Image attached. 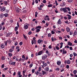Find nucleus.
<instances>
[{"label":"nucleus","instance_id":"nucleus-15","mask_svg":"<svg viewBox=\"0 0 77 77\" xmlns=\"http://www.w3.org/2000/svg\"><path fill=\"white\" fill-rule=\"evenodd\" d=\"M0 46H1V48H5V44H1V45Z\"/></svg>","mask_w":77,"mask_h":77},{"label":"nucleus","instance_id":"nucleus-59","mask_svg":"<svg viewBox=\"0 0 77 77\" xmlns=\"http://www.w3.org/2000/svg\"><path fill=\"white\" fill-rule=\"evenodd\" d=\"M15 63H16L15 62H12V65H15Z\"/></svg>","mask_w":77,"mask_h":77},{"label":"nucleus","instance_id":"nucleus-37","mask_svg":"<svg viewBox=\"0 0 77 77\" xmlns=\"http://www.w3.org/2000/svg\"><path fill=\"white\" fill-rule=\"evenodd\" d=\"M67 1L69 3H72V0H67Z\"/></svg>","mask_w":77,"mask_h":77},{"label":"nucleus","instance_id":"nucleus-57","mask_svg":"<svg viewBox=\"0 0 77 77\" xmlns=\"http://www.w3.org/2000/svg\"><path fill=\"white\" fill-rule=\"evenodd\" d=\"M66 68L67 69H69V65H67L66 66Z\"/></svg>","mask_w":77,"mask_h":77},{"label":"nucleus","instance_id":"nucleus-29","mask_svg":"<svg viewBox=\"0 0 77 77\" xmlns=\"http://www.w3.org/2000/svg\"><path fill=\"white\" fill-rule=\"evenodd\" d=\"M8 55L9 56V57H11L12 56V54L11 53H8Z\"/></svg>","mask_w":77,"mask_h":77},{"label":"nucleus","instance_id":"nucleus-40","mask_svg":"<svg viewBox=\"0 0 77 77\" xmlns=\"http://www.w3.org/2000/svg\"><path fill=\"white\" fill-rule=\"evenodd\" d=\"M33 66V64L31 63L29 65V66L30 68H32V66Z\"/></svg>","mask_w":77,"mask_h":77},{"label":"nucleus","instance_id":"nucleus-60","mask_svg":"<svg viewBox=\"0 0 77 77\" xmlns=\"http://www.w3.org/2000/svg\"><path fill=\"white\" fill-rule=\"evenodd\" d=\"M74 33L75 35H77V31L76 30L75 31Z\"/></svg>","mask_w":77,"mask_h":77},{"label":"nucleus","instance_id":"nucleus-48","mask_svg":"<svg viewBox=\"0 0 77 77\" xmlns=\"http://www.w3.org/2000/svg\"><path fill=\"white\" fill-rule=\"evenodd\" d=\"M4 4L5 5H8V2L7 1H4Z\"/></svg>","mask_w":77,"mask_h":77},{"label":"nucleus","instance_id":"nucleus-4","mask_svg":"<svg viewBox=\"0 0 77 77\" xmlns=\"http://www.w3.org/2000/svg\"><path fill=\"white\" fill-rule=\"evenodd\" d=\"M62 9V10L64 12V13H66V12H67V13H68V10H67V9L66 8V7H65V8H63Z\"/></svg>","mask_w":77,"mask_h":77},{"label":"nucleus","instance_id":"nucleus-7","mask_svg":"<svg viewBox=\"0 0 77 77\" xmlns=\"http://www.w3.org/2000/svg\"><path fill=\"white\" fill-rule=\"evenodd\" d=\"M38 56H40V55H41L43 53H44V52H43V50H42L40 51L38 53Z\"/></svg>","mask_w":77,"mask_h":77},{"label":"nucleus","instance_id":"nucleus-19","mask_svg":"<svg viewBox=\"0 0 77 77\" xmlns=\"http://www.w3.org/2000/svg\"><path fill=\"white\" fill-rule=\"evenodd\" d=\"M4 15L5 17H8L9 14L8 13H5L4 14Z\"/></svg>","mask_w":77,"mask_h":77},{"label":"nucleus","instance_id":"nucleus-41","mask_svg":"<svg viewBox=\"0 0 77 77\" xmlns=\"http://www.w3.org/2000/svg\"><path fill=\"white\" fill-rule=\"evenodd\" d=\"M23 37H24V39H27V37H26V35H25L23 34Z\"/></svg>","mask_w":77,"mask_h":77},{"label":"nucleus","instance_id":"nucleus-9","mask_svg":"<svg viewBox=\"0 0 77 77\" xmlns=\"http://www.w3.org/2000/svg\"><path fill=\"white\" fill-rule=\"evenodd\" d=\"M66 30L67 32H70V28L68 27H66Z\"/></svg>","mask_w":77,"mask_h":77},{"label":"nucleus","instance_id":"nucleus-12","mask_svg":"<svg viewBox=\"0 0 77 77\" xmlns=\"http://www.w3.org/2000/svg\"><path fill=\"white\" fill-rule=\"evenodd\" d=\"M16 49L17 50V51H18V52H19V51H20V47L19 46H16Z\"/></svg>","mask_w":77,"mask_h":77},{"label":"nucleus","instance_id":"nucleus-39","mask_svg":"<svg viewBox=\"0 0 77 77\" xmlns=\"http://www.w3.org/2000/svg\"><path fill=\"white\" fill-rule=\"evenodd\" d=\"M66 8L67 9L68 11H71V9H70V8H69L66 7Z\"/></svg>","mask_w":77,"mask_h":77},{"label":"nucleus","instance_id":"nucleus-52","mask_svg":"<svg viewBox=\"0 0 77 77\" xmlns=\"http://www.w3.org/2000/svg\"><path fill=\"white\" fill-rule=\"evenodd\" d=\"M2 28H3V26H2V25H0V30L2 29Z\"/></svg>","mask_w":77,"mask_h":77},{"label":"nucleus","instance_id":"nucleus-63","mask_svg":"<svg viewBox=\"0 0 77 77\" xmlns=\"http://www.w3.org/2000/svg\"><path fill=\"white\" fill-rule=\"evenodd\" d=\"M9 64H10V65H12V62L9 61Z\"/></svg>","mask_w":77,"mask_h":77},{"label":"nucleus","instance_id":"nucleus-22","mask_svg":"<svg viewBox=\"0 0 77 77\" xmlns=\"http://www.w3.org/2000/svg\"><path fill=\"white\" fill-rule=\"evenodd\" d=\"M45 71H46V72H48V71L49 70V68L48 67H47L45 68Z\"/></svg>","mask_w":77,"mask_h":77},{"label":"nucleus","instance_id":"nucleus-20","mask_svg":"<svg viewBox=\"0 0 77 77\" xmlns=\"http://www.w3.org/2000/svg\"><path fill=\"white\" fill-rule=\"evenodd\" d=\"M35 73H36V75H38V74L40 73V71L38 70L36 72H35Z\"/></svg>","mask_w":77,"mask_h":77},{"label":"nucleus","instance_id":"nucleus-56","mask_svg":"<svg viewBox=\"0 0 77 77\" xmlns=\"http://www.w3.org/2000/svg\"><path fill=\"white\" fill-rule=\"evenodd\" d=\"M74 74H75L77 73V70H75L73 71Z\"/></svg>","mask_w":77,"mask_h":77},{"label":"nucleus","instance_id":"nucleus-25","mask_svg":"<svg viewBox=\"0 0 77 77\" xmlns=\"http://www.w3.org/2000/svg\"><path fill=\"white\" fill-rule=\"evenodd\" d=\"M67 62V63L68 64H70L71 63V61H70V60H68Z\"/></svg>","mask_w":77,"mask_h":77},{"label":"nucleus","instance_id":"nucleus-31","mask_svg":"<svg viewBox=\"0 0 77 77\" xmlns=\"http://www.w3.org/2000/svg\"><path fill=\"white\" fill-rule=\"evenodd\" d=\"M18 75H21V72L20 71H19L17 72Z\"/></svg>","mask_w":77,"mask_h":77},{"label":"nucleus","instance_id":"nucleus-50","mask_svg":"<svg viewBox=\"0 0 77 77\" xmlns=\"http://www.w3.org/2000/svg\"><path fill=\"white\" fill-rule=\"evenodd\" d=\"M2 60H5V57L4 56H3L2 57Z\"/></svg>","mask_w":77,"mask_h":77},{"label":"nucleus","instance_id":"nucleus-32","mask_svg":"<svg viewBox=\"0 0 77 77\" xmlns=\"http://www.w3.org/2000/svg\"><path fill=\"white\" fill-rule=\"evenodd\" d=\"M52 6H53V5L52 4H49L48 5V8H51V7H52Z\"/></svg>","mask_w":77,"mask_h":77},{"label":"nucleus","instance_id":"nucleus-46","mask_svg":"<svg viewBox=\"0 0 77 77\" xmlns=\"http://www.w3.org/2000/svg\"><path fill=\"white\" fill-rule=\"evenodd\" d=\"M42 68H41V67H39L38 68V70L39 71H41V70H42Z\"/></svg>","mask_w":77,"mask_h":77},{"label":"nucleus","instance_id":"nucleus-28","mask_svg":"<svg viewBox=\"0 0 77 77\" xmlns=\"http://www.w3.org/2000/svg\"><path fill=\"white\" fill-rule=\"evenodd\" d=\"M67 51L66 50H65L63 51V54H66V53H67Z\"/></svg>","mask_w":77,"mask_h":77},{"label":"nucleus","instance_id":"nucleus-6","mask_svg":"<svg viewBox=\"0 0 77 77\" xmlns=\"http://www.w3.org/2000/svg\"><path fill=\"white\" fill-rule=\"evenodd\" d=\"M21 10L19 8H18L16 9V12H17V13H19L20 12H21Z\"/></svg>","mask_w":77,"mask_h":77},{"label":"nucleus","instance_id":"nucleus-44","mask_svg":"<svg viewBox=\"0 0 77 77\" xmlns=\"http://www.w3.org/2000/svg\"><path fill=\"white\" fill-rule=\"evenodd\" d=\"M43 66H47V63H45L43 64Z\"/></svg>","mask_w":77,"mask_h":77},{"label":"nucleus","instance_id":"nucleus-1","mask_svg":"<svg viewBox=\"0 0 77 77\" xmlns=\"http://www.w3.org/2000/svg\"><path fill=\"white\" fill-rule=\"evenodd\" d=\"M44 20H47L48 21H50V18L49 17V16L48 15H46L45 16L44 18Z\"/></svg>","mask_w":77,"mask_h":77},{"label":"nucleus","instance_id":"nucleus-27","mask_svg":"<svg viewBox=\"0 0 77 77\" xmlns=\"http://www.w3.org/2000/svg\"><path fill=\"white\" fill-rule=\"evenodd\" d=\"M68 45H70V46H71V45H72V43L70 42H68Z\"/></svg>","mask_w":77,"mask_h":77},{"label":"nucleus","instance_id":"nucleus-24","mask_svg":"<svg viewBox=\"0 0 77 77\" xmlns=\"http://www.w3.org/2000/svg\"><path fill=\"white\" fill-rule=\"evenodd\" d=\"M60 67L61 68H62V69H63V68H64V64H63L61 65L60 66Z\"/></svg>","mask_w":77,"mask_h":77},{"label":"nucleus","instance_id":"nucleus-36","mask_svg":"<svg viewBox=\"0 0 77 77\" xmlns=\"http://www.w3.org/2000/svg\"><path fill=\"white\" fill-rule=\"evenodd\" d=\"M7 43H8V44H11V42L9 40H7Z\"/></svg>","mask_w":77,"mask_h":77},{"label":"nucleus","instance_id":"nucleus-16","mask_svg":"<svg viewBox=\"0 0 77 77\" xmlns=\"http://www.w3.org/2000/svg\"><path fill=\"white\" fill-rule=\"evenodd\" d=\"M43 42V40L41 39H39L38 40L37 42L39 44L40 43H41V42Z\"/></svg>","mask_w":77,"mask_h":77},{"label":"nucleus","instance_id":"nucleus-11","mask_svg":"<svg viewBox=\"0 0 77 77\" xmlns=\"http://www.w3.org/2000/svg\"><path fill=\"white\" fill-rule=\"evenodd\" d=\"M57 23L58 24H62V22H61V19H60L58 20Z\"/></svg>","mask_w":77,"mask_h":77},{"label":"nucleus","instance_id":"nucleus-14","mask_svg":"<svg viewBox=\"0 0 77 77\" xmlns=\"http://www.w3.org/2000/svg\"><path fill=\"white\" fill-rule=\"evenodd\" d=\"M42 74L44 75H45V74H48V73L46 72H45V71H42Z\"/></svg>","mask_w":77,"mask_h":77},{"label":"nucleus","instance_id":"nucleus-62","mask_svg":"<svg viewBox=\"0 0 77 77\" xmlns=\"http://www.w3.org/2000/svg\"><path fill=\"white\" fill-rule=\"evenodd\" d=\"M26 72V70L25 69L23 70V73H24V74H25Z\"/></svg>","mask_w":77,"mask_h":77},{"label":"nucleus","instance_id":"nucleus-13","mask_svg":"<svg viewBox=\"0 0 77 77\" xmlns=\"http://www.w3.org/2000/svg\"><path fill=\"white\" fill-rule=\"evenodd\" d=\"M11 34H12V33H8L6 35V36H7V37H9V36H10L11 35Z\"/></svg>","mask_w":77,"mask_h":77},{"label":"nucleus","instance_id":"nucleus-26","mask_svg":"<svg viewBox=\"0 0 77 77\" xmlns=\"http://www.w3.org/2000/svg\"><path fill=\"white\" fill-rule=\"evenodd\" d=\"M66 5V3H65V2H63V4H62V6L63 7V6H65V5Z\"/></svg>","mask_w":77,"mask_h":77},{"label":"nucleus","instance_id":"nucleus-3","mask_svg":"<svg viewBox=\"0 0 77 77\" xmlns=\"http://www.w3.org/2000/svg\"><path fill=\"white\" fill-rule=\"evenodd\" d=\"M27 25H24L23 26V28L25 29V30H26V29H27L29 28V24H27Z\"/></svg>","mask_w":77,"mask_h":77},{"label":"nucleus","instance_id":"nucleus-61","mask_svg":"<svg viewBox=\"0 0 77 77\" xmlns=\"http://www.w3.org/2000/svg\"><path fill=\"white\" fill-rule=\"evenodd\" d=\"M51 33H52V35L53 34H54V33H55V32H54L53 30L51 31Z\"/></svg>","mask_w":77,"mask_h":77},{"label":"nucleus","instance_id":"nucleus-17","mask_svg":"<svg viewBox=\"0 0 77 77\" xmlns=\"http://www.w3.org/2000/svg\"><path fill=\"white\" fill-rule=\"evenodd\" d=\"M51 40L52 42H53L54 41H56V38H53V37H52L51 38Z\"/></svg>","mask_w":77,"mask_h":77},{"label":"nucleus","instance_id":"nucleus-18","mask_svg":"<svg viewBox=\"0 0 77 77\" xmlns=\"http://www.w3.org/2000/svg\"><path fill=\"white\" fill-rule=\"evenodd\" d=\"M3 17H4V14L2 13L0 15V18L1 19H2V18H3Z\"/></svg>","mask_w":77,"mask_h":77},{"label":"nucleus","instance_id":"nucleus-35","mask_svg":"<svg viewBox=\"0 0 77 77\" xmlns=\"http://www.w3.org/2000/svg\"><path fill=\"white\" fill-rule=\"evenodd\" d=\"M48 36L50 38L51 37V34L49 33L48 34Z\"/></svg>","mask_w":77,"mask_h":77},{"label":"nucleus","instance_id":"nucleus-30","mask_svg":"<svg viewBox=\"0 0 77 77\" xmlns=\"http://www.w3.org/2000/svg\"><path fill=\"white\" fill-rule=\"evenodd\" d=\"M8 68L7 67L6 68L3 69V71H7V70H8Z\"/></svg>","mask_w":77,"mask_h":77},{"label":"nucleus","instance_id":"nucleus-23","mask_svg":"<svg viewBox=\"0 0 77 77\" xmlns=\"http://www.w3.org/2000/svg\"><path fill=\"white\" fill-rule=\"evenodd\" d=\"M35 14V17H38V13L37 11H36Z\"/></svg>","mask_w":77,"mask_h":77},{"label":"nucleus","instance_id":"nucleus-51","mask_svg":"<svg viewBox=\"0 0 77 77\" xmlns=\"http://www.w3.org/2000/svg\"><path fill=\"white\" fill-rule=\"evenodd\" d=\"M6 29V27L5 26H3L2 27V30H4Z\"/></svg>","mask_w":77,"mask_h":77},{"label":"nucleus","instance_id":"nucleus-10","mask_svg":"<svg viewBox=\"0 0 77 77\" xmlns=\"http://www.w3.org/2000/svg\"><path fill=\"white\" fill-rule=\"evenodd\" d=\"M67 16L68 17V20H71V15L67 14Z\"/></svg>","mask_w":77,"mask_h":77},{"label":"nucleus","instance_id":"nucleus-34","mask_svg":"<svg viewBox=\"0 0 77 77\" xmlns=\"http://www.w3.org/2000/svg\"><path fill=\"white\" fill-rule=\"evenodd\" d=\"M40 29H37L36 30V33H38V32H40Z\"/></svg>","mask_w":77,"mask_h":77},{"label":"nucleus","instance_id":"nucleus-38","mask_svg":"<svg viewBox=\"0 0 77 77\" xmlns=\"http://www.w3.org/2000/svg\"><path fill=\"white\" fill-rule=\"evenodd\" d=\"M23 42H20L19 43V45L20 46L22 45H23Z\"/></svg>","mask_w":77,"mask_h":77},{"label":"nucleus","instance_id":"nucleus-5","mask_svg":"<svg viewBox=\"0 0 77 77\" xmlns=\"http://www.w3.org/2000/svg\"><path fill=\"white\" fill-rule=\"evenodd\" d=\"M47 57V54H45L42 57V59L43 60H45Z\"/></svg>","mask_w":77,"mask_h":77},{"label":"nucleus","instance_id":"nucleus-8","mask_svg":"<svg viewBox=\"0 0 77 77\" xmlns=\"http://www.w3.org/2000/svg\"><path fill=\"white\" fill-rule=\"evenodd\" d=\"M57 64L58 66L60 65V64H61V61H60V60L57 61Z\"/></svg>","mask_w":77,"mask_h":77},{"label":"nucleus","instance_id":"nucleus-53","mask_svg":"<svg viewBox=\"0 0 77 77\" xmlns=\"http://www.w3.org/2000/svg\"><path fill=\"white\" fill-rule=\"evenodd\" d=\"M17 44H18V42H17V41H16V42L15 43L14 45L16 46V45H17Z\"/></svg>","mask_w":77,"mask_h":77},{"label":"nucleus","instance_id":"nucleus-47","mask_svg":"<svg viewBox=\"0 0 77 77\" xmlns=\"http://www.w3.org/2000/svg\"><path fill=\"white\" fill-rule=\"evenodd\" d=\"M35 69H32V73H34V72H35Z\"/></svg>","mask_w":77,"mask_h":77},{"label":"nucleus","instance_id":"nucleus-45","mask_svg":"<svg viewBox=\"0 0 77 77\" xmlns=\"http://www.w3.org/2000/svg\"><path fill=\"white\" fill-rule=\"evenodd\" d=\"M56 71H57V72L58 71H59L60 69L59 68H57L56 69H55Z\"/></svg>","mask_w":77,"mask_h":77},{"label":"nucleus","instance_id":"nucleus-49","mask_svg":"<svg viewBox=\"0 0 77 77\" xmlns=\"http://www.w3.org/2000/svg\"><path fill=\"white\" fill-rule=\"evenodd\" d=\"M35 43V40L33 41V40H32V45H33V44Z\"/></svg>","mask_w":77,"mask_h":77},{"label":"nucleus","instance_id":"nucleus-64","mask_svg":"<svg viewBox=\"0 0 77 77\" xmlns=\"http://www.w3.org/2000/svg\"><path fill=\"white\" fill-rule=\"evenodd\" d=\"M26 10H23V13H26Z\"/></svg>","mask_w":77,"mask_h":77},{"label":"nucleus","instance_id":"nucleus-42","mask_svg":"<svg viewBox=\"0 0 77 77\" xmlns=\"http://www.w3.org/2000/svg\"><path fill=\"white\" fill-rule=\"evenodd\" d=\"M73 54L74 55V56H77V54L75 53V52H73Z\"/></svg>","mask_w":77,"mask_h":77},{"label":"nucleus","instance_id":"nucleus-33","mask_svg":"<svg viewBox=\"0 0 77 77\" xmlns=\"http://www.w3.org/2000/svg\"><path fill=\"white\" fill-rule=\"evenodd\" d=\"M15 32H17V30H18V26H17L16 27H15Z\"/></svg>","mask_w":77,"mask_h":77},{"label":"nucleus","instance_id":"nucleus-54","mask_svg":"<svg viewBox=\"0 0 77 77\" xmlns=\"http://www.w3.org/2000/svg\"><path fill=\"white\" fill-rule=\"evenodd\" d=\"M56 48L57 50H59V47L56 46Z\"/></svg>","mask_w":77,"mask_h":77},{"label":"nucleus","instance_id":"nucleus-58","mask_svg":"<svg viewBox=\"0 0 77 77\" xmlns=\"http://www.w3.org/2000/svg\"><path fill=\"white\" fill-rule=\"evenodd\" d=\"M48 57H50V56H51V53H48Z\"/></svg>","mask_w":77,"mask_h":77},{"label":"nucleus","instance_id":"nucleus-43","mask_svg":"<svg viewBox=\"0 0 77 77\" xmlns=\"http://www.w3.org/2000/svg\"><path fill=\"white\" fill-rule=\"evenodd\" d=\"M32 1L33 2L32 3V5H35V2L34 0H33Z\"/></svg>","mask_w":77,"mask_h":77},{"label":"nucleus","instance_id":"nucleus-55","mask_svg":"<svg viewBox=\"0 0 77 77\" xmlns=\"http://www.w3.org/2000/svg\"><path fill=\"white\" fill-rule=\"evenodd\" d=\"M32 32L31 31H29V32L28 33V34L29 35H30L32 34Z\"/></svg>","mask_w":77,"mask_h":77},{"label":"nucleus","instance_id":"nucleus-21","mask_svg":"<svg viewBox=\"0 0 77 77\" xmlns=\"http://www.w3.org/2000/svg\"><path fill=\"white\" fill-rule=\"evenodd\" d=\"M42 28V27L41 26H36L35 29H41Z\"/></svg>","mask_w":77,"mask_h":77},{"label":"nucleus","instance_id":"nucleus-2","mask_svg":"<svg viewBox=\"0 0 77 77\" xmlns=\"http://www.w3.org/2000/svg\"><path fill=\"white\" fill-rule=\"evenodd\" d=\"M0 9H1L0 11L2 12H3L6 10V8L4 7H2V6H0Z\"/></svg>","mask_w":77,"mask_h":77}]
</instances>
